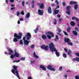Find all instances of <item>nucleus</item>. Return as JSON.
Instances as JSON below:
<instances>
[{
	"label": "nucleus",
	"instance_id": "1",
	"mask_svg": "<svg viewBox=\"0 0 79 79\" xmlns=\"http://www.w3.org/2000/svg\"><path fill=\"white\" fill-rule=\"evenodd\" d=\"M49 48L52 52H55V54L57 56H60V53L58 52V50H56L55 45L52 43H51L49 45Z\"/></svg>",
	"mask_w": 79,
	"mask_h": 79
},
{
	"label": "nucleus",
	"instance_id": "2",
	"mask_svg": "<svg viewBox=\"0 0 79 79\" xmlns=\"http://www.w3.org/2000/svg\"><path fill=\"white\" fill-rule=\"evenodd\" d=\"M19 35H18L17 34L15 33L14 35V38L13 40L14 42H18V39L19 40L21 39V36L23 35V34L21 33H20L19 34Z\"/></svg>",
	"mask_w": 79,
	"mask_h": 79
},
{
	"label": "nucleus",
	"instance_id": "3",
	"mask_svg": "<svg viewBox=\"0 0 79 79\" xmlns=\"http://www.w3.org/2000/svg\"><path fill=\"white\" fill-rule=\"evenodd\" d=\"M45 34L47 35L48 39H50L51 37H54V34L51 31H47L46 32Z\"/></svg>",
	"mask_w": 79,
	"mask_h": 79
},
{
	"label": "nucleus",
	"instance_id": "4",
	"mask_svg": "<svg viewBox=\"0 0 79 79\" xmlns=\"http://www.w3.org/2000/svg\"><path fill=\"white\" fill-rule=\"evenodd\" d=\"M74 5V9L75 10H76L77 9V8L78 7V4H77V2L76 1H71L70 2V5L72 4Z\"/></svg>",
	"mask_w": 79,
	"mask_h": 79
},
{
	"label": "nucleus",
	"instance_id": "5",
	"mask_svg": "<svg viewBox=\"0 0 79 79\" xmlns=\"http://www.w3.org/2000/svg\"><path fill=\"white\" fill-rule=\"evenodd\" d=\"M64 41L65 43H67L68 45H71V46L73 45V43L70 42L71 40H70V39H69V38H65L64 39Z\"/></svg>",
	"mask_w": 79,
	"mask_h": 79
},
{
	"label": "nucleus",
	"instance_id": "6",
	"mask_svg": "<svg viewBox=\"0 0 79 79\" xmlns=\"http://www.w3.org/2000/svg\"><path fill=\"white\" fill-rule=\"evenodd\" d=\"M13 68H14V69H12L11 72L13 74H14V75H16V74H15V73H16V72H18V70H17L18 66L14 65L13 66Z\"/></svg>",
	"mask_w": 79,
	"mask_h": 79
},
{
	"label": "nucleus",
	"instance_id": "7",
	"mask_svg": "<svg viewBox=\"0 0 79 79\" xmlns=\"http://www.w3.org/2000/svg\"><path fill=\"white\" fill-rule=\"evenodd\" d=\"M23 37H25V39L27 38V40H30V39H31V34L30 33H27L25 36Z\"/></svg>",
	"mask_w": 79,
	"mask_h": 79
},
{
	"label": "nucleus",
	"instance_id": "8",
	"mask_svg": "<svg viewBox=\"0 0 79 79\" xmlns=\"http://www.w3.org/2000/svg\"><path fill=\"white\" fill-rule=\"evenodd\" d=\"M41 48L42 49H44L46 51L48 50V46L47 45L45 46V45L44 44H43L41 46Z\"/></svg>",
	"mask_w": 79,
	"mask_h": 79
},
{
	"label": "nucleus",
	"instance_id": "9",
	"mask_svg": "<svg viewBox=\"0 0 79 79\" xmlns=\"http://www.w3.org/2000/svg\"><path fill=\"white\" fill-rule=\"evenodd\" d=\"M8 50L9 52L6 53L5 52V53L6 54V55H12V53L14 52L13 51L11 50V49L10 48H9Z\"/></svg>",
	"mask_w": 79,
	"mask_h": 79
},
{
	"label": "nucleus",
	"instance_id": "10",
	"mask_svg": "<svg viewBox=\"0 0 79 79\" xmlns=\"http://www.w3.org/2000/svg\"><path fill=\"white\" fill-rule=\"evenodd\" d=\"M44 11L43 10H40L39 9L38 10V13L39 15L40 16H43L44 15Z\"/></svg>",
	"mask_w": 79,
	"mask_h": 79
},
{
	"label": "nucleus",
	"instance_id": "11",
	"mask_svg": "<svg viewBox=\"0 0 79 79\" xmlns=\"http://www.w3.org/2000/svg\"><path fill=\"white\" fill-rule=\"evenodd\" d=\"M23 40H24V42L25 45H29V41H28L27 40H26L25 37H23Z\"/></svg>",
	"mask_w": 79,
	"mask_h": 79
},
{
	"label": "nucleus",
	"instance_id": "12",
	"mask_svg": "<svg viewBox=\"0 0 79 79\" xmlns=\"http://www.w3.org/2000/svg\"><path fill=\"white\" fill-rule=\"evenodd\" d=\"M47 69L50 70V71H55V69L54 68H52V66L50 65H49L47 67Z\"/></svg>",
	"mask_w": 79,
	"mask_h": 79
},
{
	"label": "nucleus",
	"instance_id": "13",
	"mask_svg": "<svg viewBox=\"0 0 79 79\" xmlns=\"http://www.w3.org/2000/svg\"><path fill=\"white\" fill-rule=\"evenodd\" d=\"M40 68H42V70H43V71H46V70H47L45 66H43L42 65H40Z\"/></svg>",
	"mask_w": 79,
	"mask_h": 79
},
{
	"label": "nucleus",
	"instance_id": "14",
	"mask_svg": "<svg viewBox=\"0 0 79 79\" xmlns=\"http://www.w3.org/2000/svg\"><path fill=\"white\" fill-rule=\"evenodd\" d=\"M48 13L49 14H51L52 13V8H51V6H49L48 9Z\"/></svg>",
	"mask_w": 79,
	"mask_h": 79
},
{
	"label": "nucleus",
	"instance_id": "15",
	"mask_svg": "<svg viewBox=\"0 0 79 79\" xmlns=\"http://www.w3.org/2000/svg\"><path fill=\"white\" fill-rule=\"evenodd\" d=\"M14 52H15V53H14V55H15V56L18 58V57H19V53L16 52V50H14Z\"/></svg>",
	"mask_w": 79,
	"mask_h": 79
},
{
	"label": "nucleus",
	"instance_id": "16",
	"mask_svg": "<svg viewBox=\"0 0 79 79\" xmlns=\"http://www.w3.org/2000/svg\"><path fill=\"white\" fill-rule=\"evenodd\" d=\"M55 3H56L57 5L56 7L55 8V10H56V9H58V8H60V6H59V2L57 0L55 1Z\"/></svg>",
	"mask_w": 79,
	"mask_h": 79
},
{
	"label": "nucleus",
	"instance_id": "17",
	"mask_svg": "<svg viewBox=\"0 0 79 79\" xmlns=\"http://www.w3.org/2000/svg\"><path fill=\"white\" fill-rule=\"evenodd\" d=\"M59 13V10H56L55 9L53 12V14L54 15H57Z\"/></svg>",
	"mask_w": 79,
	"mask_h": 79
},
{
	"label": "nucleus",
	"instance_id": "18",
	"mask_svg": "<svg viewBox=\"0 0 79 79\" xmlns=\"http://www.w3.org/2000/svg\"><path fill=\"white\" fill-rule=\"evenodd\" d=\"M73 61H77L79 62V57H77L76 58H74L73 60Z\"/></svg>",
	"mask_w": 79,
	"mask_h": 79
},
{
	"label": "nucleus",
	"instance_id": "19",
	"mask_svg": "<svg viewBox=\"0 0 79 79\" xmlns=\"http://www.w3.org/2000/svg\"><path fill=\"white\" fill-rule=\"evenodd\" d=\"M40 8L41 9H44V4L43 3L40 4Z\"/></svg>",
	"mask_w": 79,
	"mask_h": 79
},
{
	"label": "nucleus",
	"instance_id": "20",
	"mask_svg": "<svg viewBox=\"0 0 79 79\" xmlns=\"http://www.w3.org/2000/svg\"><path fill=\"white\" fill-rule=\"evenodd\" d=\"M42 37L43 39L44 40H46L47 39V36L45 35H43L42 36Z\"/></svg>",
	"mask_w": 79,
	"mask_h": 79
},
{
	"label": "nucleus",
	"instance_id": "21",
	"mask_svg": "<svg viewBox=\"0 0 79 79\" xmlns=\"http://www.w3.org/2000/svg\"><path fill=\"white\" fill-rule=\"evenodd\" d=\"M30 17V13L29 12L26 15V18H29Z\"/></svg>",
	"mask_w": 79,
	"mask_h": 79
},
{
	"label": "nucleus",
	"instance_id": "22",
	"mask_svg": "<svg viewBox=\"0 0 79 79\" xmlns=\"http://www.w3.org/2000/svg\"><path fill=\"white\" fill-rule=\"evenodd\" d=\"M35 1L33 0L32 1V8H34V6H35Z\"/></svg>",
	"mask_w": 79,
	"mask_h": 79
},
{
	"label": "nucleus",
	"instance_id": "23",
	"mask_svg": "<svg viewBox=\"0 0 79 79\" xmlns=\"http://www.w3.org/2000/svg\"><path fill=\"white\" fill-rule=\"evenodd\" d=\"M70 24L71 26H74L75 25V23L74 22L72 21L70 22Z\"/></svg>",
	"mask_w": 79,
	"mask_h": 79
},
{
	"label": "nucleus",
	"instance_id": "24",
	"mask_svg": "<svg viewBox=\"0 0 79 79\" xmlns=\"http://www.w3.org/2000/svg\"><path fill=\"white\" fill-rule=\"evenodd\" d=\"M33 55L34 56V57H35V58H39V56L35 54V52H34Z\"/></svg>",
	"mask_w": 79,
	"mask_h": 79
},
{
	"label": "nucleus",
	"instance_id": "25",
	"mask_svg": "<svg viewBox=\"0 0 79 79\" xmlns=\"http://www.w3.org/2000/svg\"><path fill=\"white\" fill-rule=\"evenodd\" d=\"M73 33L75 35H76L77 36V33L76 32V31H73Z\"/></svg>",
	"mask_w": 79,
	"mask_h": 79
},
{
	"label": "nucleus",
	"instance_id": "26",
	"mask_svg": "<svg viewBox=\"0 0 79 79\" xmlns=\"http://www.w3.org/2000/svg\"><path fill=\"white\" fill-rule=\"evenodd\" d=\"M63 56L64 58H67V55H66V54L65 53H63Z\"/></svg>",
	"mask_w": 79,
	"mask_h": 79
},
{
	"label": "nucleus",
	"instance_id": "27",
	"mask_svg": "<svg viewBox=\"0 0 79 79\" xmlns=\"http://www.w3.org/2000/svg\"><path fill=\"white\" fill-rule=\"evenodd\" d=\"M15 57V55L14 54L11 55V56H10V58L13 59Z\"/></svg>",
	"mask_w": 79,
	"mask_h": 79
},
{
	"label": "nucleus",
	"instance_id": "28",
	"mask_svg": "<svg viewBox=\"0 0 79 79\" xmlns=\"http://www.w3.org/2000/svg\"><path fill=\"white\" fill-rule=\"evenodd\" d=\"M71 53H72V51H71V50H69L68 51V54L69 55H71Z\"/></svg>",
	"mask_w": 79,
	"mask_h": 79
},
{
	"label": "nucleus",
	"instance_id": "29",
	"mask_svg": "<svg viewBox=\"0 0 79 79\" xmlns=\"http://www.w3.org/2000/svg\"><path fill=\"white\" fill-rule=\"evenodd\" d=\"M70 30H71V27H69L67 29V31L68 32H70Z\"/></svg>",
	"mask_w": 79,
	"mask_h": 79
},
{
	"label": "nucleus",
	"instance_id": "30",
	"mask_svg": "<svg viewBox=\"0 0 79 79\" xmlns=\"http://www.w3.org/2000/svg\"><path fill=\"white\" fill-rule=\"evenodd\" d=\"M56 38L55 39V41H56V40H57L56 39H57V40H58L59 39V38H58V36L57 35H56Z\"/></svg>",
	"mask_w": 79,
	"mask_h": 79
},
{
	"label": "nucleus",
	"instance_id": "31",
	"mask_svg": "<svg viewBox=\"0 0 79 79\" xmlns=\"http://www.w3.org/2000/svg\"><path fill=\"white\" fill-rule=\"evenodd\" d=\"M16 73V74H17V76L18 77V78H19V79H21V78H20L19 77V74L18 73V72H16V73Z\"/></svg>",
	"mask_w": 79,
	"mask_h": 79
},
{
	"label": "nucleus",
	"instance_id": "32",
	"mask_svg": "<svg viewBox=\"0 0 79 79\" xmlns=\"http://www.w3.org/2000/svg\"><path fill=\"white\" fill-rule=\"evenodd\" d=\"M39 31V29H38V27H37L36 29L34 30V32L35 33H37L38 32L37 31Z\"/></svg>",
	"mask_w": 79,
	"mask_h": 79
},
{
	"label": "nucleus",
	"instance_id": "33",
	"mask_svg": "<svg viewBox=\"0 0 79 79\" xmlns=\"http://www.w3.org/2000/svg\"><path fill=\"white\" fill-rule=\"evenodd\" d=\"M54 24L56 25V23H57V20H56V19H54Z\"/></svg>",
	"mask_w": 79,
	"mask_h": 79
},
{
	"label": "nucleus",
	"instance_id": "34",
	"mask_svg": "<svg viewBox=\"0 0 79 79\" xmlns=\"http://www.w3.org/2000/svg\"><path fill=\"white\" fill-rule=\"evenodd\" d=\"M20 44L21 45H23V41L22 40H20L19 41Z\"/></svg>",
	"mask_w": 79,
	"mask_h": 79
},
{
	"label": "nucleus",
	"instance_id": "35",
	"mask_svg": "<svg viewBox=\"0 0 79 79\" xmlns=\"http://www.w3.org/2000/svg\"><path fill=\"white\" fill-rule=\"evenodd\" d=\"M25 59H26V58L25 57H21L20 58V60H21V61H24V60H25Z\"/></svg>",
	"mask_w": 79,
	"mask_h": 79
},
{
	"label": "nucleus",
	"instance_id": "36",
	"mask_svg": "<svg viewBox=\"0 0 79 79\" xmlns=\"http://www.w3.org/2000/svg\"><path fill=\"white\" fill-rule=\"evenodd\" d=\"M66 13L68 15H71V13H70V12L69 11H67V12H66Z\"/></svg>",
	"mask_w": 79,
	"mask_h": 79
},
{
	"label": "nucleus",
	"instance_id": "37",
	"mask_svg": "<svg viewBox=\"0 0 79 79\" xmlns=\"http://www.w3.org/2000/svg\"><path fill=\"white\" fill-rule=\"evenodd\" d=\"M35 47V45H34V44H32L30 46V48H34Z\"/></svg>",
	"mask_w": 79,
	"mask_h": 79
},
{
	"label": "nucleus",
	"instance_id": "38",
	"mask_svg": "<svg viewBox=\"0 0 79 79\" xmlns=\"http://www.w3.org/2000/svg\"><path fill=\"white\" fill-rule=\"evenodd\" d=\"M75 18L77 23H79V19L77 18H76V17H75Z\"/></svg>",
	"mask_w": 79,
	"mask_h": 79
},
{
	"label": "nucleus",
	"instance_id": "39",
	"mask_svg": "<svg viewBox=\"0 0 79 79\" xmlns=\"http://www.w3.org/2000/svg\"><path fill=\"white\" fill-rule=\"evenodd\" d=\"M63 32L64 33V35H67L68 36V34H67V33L64 31H63Z\"/></svg>",
	"mask_w": 79,
	"mask_h": 79
},
{
	"label": "nucleus",
	"instance_id": "40",
	"mask_svg": "<svg viewBox=\"0 0 79 79\" xmlns=\"http://www.w3.org/2000/svg\"><path fill=\"white\" fill-rule=\"evenodd\" d=\"M75 79H79V77L78 76H76L75 77Z\"/></svg>",
	"mask_w": 79,
	"mask_h": 79
},
{
	"label": "nucleus",
	"instance_id": "41",
	"mask_svg": "<svg viewBox=\"0 0 79 79\" xmlns=\"http://www.w3.org/2000/svg\"><path fill=\"white\" fill-rule=\"evenodd\" d=\"M22 6H23V7L24 6V2H22Z\"/></svg>",
	"mask_w": 79,
	"mask_h": 79
},
{
	"label": "nucleus",
	"instance_id": "42",
	"mask_svg": "<svg viewBox=\"0 0 79 79\" xmlns=\"http://www.w3.org/2000/svg\"><path fill=\"white\" fill-rule=\"evenodd\" d=\"M76 31H77L78 32L79 31V29L77 27L75 28Z\"/></svg>",
	"mask_w": 79,
	"mask_h": 79
},
{
	"label": "nucleus",
	"instance_id": "43",
	"mask_svg": "<svg viewBox=\"0 0 79 79\" xmlns=\"http://www.w3.org/2000/svg\"><path fill=\"white\" fill-rule=\"evenodd\" d=\"M21 15H24V12H23V11H22L21 13Z\"/></svg>",
	"mask_w": 79,
	"mask_h": 79
},
{
	"label": "nucleus",
	"instance_id": "44",
	"mask_svg": "<svg viewBox=\"0 0 79 79\" xmlns=\"http://www.w3.org/2000/svg\"><path fill=\"white\" fill-rule=\"evenodd\" d=\"M67 10H69V9L70 8V6H68L67 7Z\"/></svg>",
	"mask_w": 79,
	"mask_h": 79
},
{
	"label": "nucleus",
	"instance_id": "45",
	"mask_svg": "<svg viewBox=\"0 0 79 79\" xmlns=\"http://www.w3.org/2000/svg\"><path fill=\"white\" fill-rule=\"evenodd\" d=\"M63 69V68H62V67L61 66L59 68V70L60 71H61L62 70V69Z\"/></svg>",
	"mask_w": 79,
	"mask_h": 79
},
{
	"label": "nucleus",
	"instance_id": "46",
	"mask_svg": "<svg viewBox=\"0 0 79 79\" xmlns=\"http://www.w3.org/2000/svg\"><path fill=\"white\" fill-rule=\"evenodd\" d=\"M35 63V60H34L33 61H31V64H32V63Z\"/></svg>",
	"mask_w": 79,
	"mask_h": 79
},
{
	"label": "nucleus",
	"instance_id": "47",
	"mask_svg": "<svg viewBox=\"0 0 79 79\" xmlns=\"http://www.w3.org/2000/svg\"><path fill=\"white\" fill-rule=\"evenodd\" d=\"M17 16H19V15L20 14H19V12H17Z\"/></svg>",
	"mask_w": 79,
	"mask_h": 79
},
{
	"label": "nucleus",
	"instance_id": "48",
	"mask_svg": "<svg viewBox=\"0 0 79 79\" xmlns=\"http://www.w3.org/2000/svg\"><path fill=\"white\" fill-rule=\"evenodd\" d=\"M64 51H65V52H66V53L68 52V51L67 50V49H66V48H64Z\"/></svg>",
	"mask_w": 79,
	"mask_h": 79
},
{
	"label": "nucleus",
	"instance_id": "49",
	"mask_svg": "<svg viewBox=\"0 0 79 79\" xmlns=\"http://www.w3.org/2000/svg\"><path fill=\"white\" fill-rule=\"evenodd\" d=\"M57 17H58V18H60V17H61V16H60V15H59V14H58V15H57Z\"/></svg>",
	"mask_w": 79,
	"mask_h": 79
},
{
	"label": "nucleus",
	"instance_id": "50",
	"mask_svg": "<svg viewBox=\"0 0 79 79\" xmlns=\"http://www.w3.org/2000/svg\"><path fill=\"white\" fill-rule=\"evenodd\" d=\"M55 6V4H52L51 5L52 6Z\"/></svg>",
	"mask_w": 79,
	"mask_h": 79
},
{
	"label": "nucleus",
	"instance_id": "51",
	"mask_svg": "<svg viewBox=\"0 0 79 79\" xmlns=\"http://www.w3.org/2000/svg\"><path fill=\"white\" fill-rule=\"evenodd\" d=\"M14 1H15V0H10V2L11 3H13Z\"/></svg>",
	"mask_w": 79,
	"mask_h": 79
},
{
	"label": "nucleus",
	"instance_id": "52",
	"mask_svg": "<svg viewBox=\"0 0 79 79\" xmlns=\"http://www.w3.org/2000/svg\"><path fill=\"white\" fill-rule=\"evenodd\" d=\"M75 55L78 56H79V53H76Z\"/></svg>",
	"mask_w": 79,
	"mask_h": 79
},
{
	"label": "nucleus",
	"instance_id": "53",
	"mask_svg": "<svg viewBox=\"0 0 79 79\" xmlns=\"http://www.w3.org/2000/svg\"><path fill=\"white\" fill-rule=\"evenodd\" d=\"M15 8L14 7H11L10 9L11 10H15Z\"/></svg>",
	"mask_w": 79,
	"mask_h": 79
},
{
	"label": "nucleus",
	"instance_id": "54",
	"mask_svg": "<svg viewBox=\"0 0 79 79\" xmlns=\"http://www.w3.org/2000/svg\"><path fill=\"white\" fill-rule=\"evenodd\" d=\"M28 79H32V77H28L27 78Z\"/></svg>",
	"mask_w": 79,
	"mask_h": 79
},
{
	"label": "nucleus",
	"instance_id": "55",
	"mask_svg": "<svg viewBox=\"0 0 79 79\" xmlns=\"http://www.w3.org/2000/svg\"><path fill=\"white\" fill-rule=\"evenodd\" d=\"M18 24H20V21H19V20L18 21Z\"/></svg>",
	"mask_w": 79,
	"mask_h": 79
},
{
	"label": "nucleus",
	"instance_id": "56",
	"mask_svg": "<svg viewBox=\"0 0 79 79\" xmlns=\"http://www.w3.org/2000/svg\"><path fill=\"white\" fill-rule=\"evenodd\" d=\"M6 4H8V0H6Z\"/></svg>",
	"mask_w": 79,
	"mask_h": 79
},
{
	"label": "nucleus",
	"instance_id": "57",
	"mask_svg": "<svg viewBox=\"0 0 79 79\" xmlns=\"http://www.w3.org/2000/svg\"><path fill=\"white\" fill-rule=\"evenodd\" d=\"M59 29V31H58V32H61V29H60L59 28H58Z\"/></svg>",
	"mask_w": 79,
	"mask_h": 79
},
{
	"label": "nucleus",
	"instance_id": "58",
	"mask_svg": "<svg viewBox=\"0 0 79 79\" xmlns=\"http://www.w3.org/2000/svg\"><path fill=\"white\" fill-rule=\"evenodd\" d=\"M23 18H21L19 20L20 21H23Z\"/></svg>",
	"mask_w": 79,
	"mask_h": 79
},
{
	"label": "nucleus",
	"instance_id": "59",
	"mask_svg": "<svg viewBox=\"0 0 79 79\" xmlns=\"http://www.w3.org/2000/svg\"><path fill=\"white\" fill-rule=\"evenodd\" d=\"M19 61H20V60H16V63H18V62H19Z\"/></svg>",
	"mask_w": 79,
	"mask_h": 79
},
{
	"label": "nucleus",
	"instance_id": "60",
	"mask_svg": "<svg viewBox=\"0 0 79 79\" xmlns=\"http://www.w3.org/2000/svg\"><path fill=\"white\" fill-rule=\"evenodd\" d=\"M64 77H65V78H66V79H67V77H68V76H67V75H65L64 76Z\"/></svg>",
	"mask_w": 79,
	"mask_h": 79
},
{
	"label": "nucleus",
	"instance_id": "61",
	"mask_svg": "<svg viewBox=\"0 0 79 79\" xmlns=\"http://www.w3.org/2000/svg\"><path fill=\"white\" fill-rule=\"evenodd\" d=\"M63 5L64 6H65V2H64L63 3Z\"/></svg>",
	"mask_w": 79,
	"mask_h": 79
},
{
	"label": "nucleus",
	"instance_id": "62",
	"mask_svg": "<svg viewBox=\"0 0 79 79\" xmlns=\"http://www.w3.org/2000/svg\"><path fill=\"white\" fill-rule=\"evenodd\" d=\"M59 35H60V36H61V37H63V35H62L61 34H59Z\"/></svg>",
	"mask_w": 79,
	"mask_h": 79
},
{
	"label": "nucleus",
	"instance_id": "63",
	"mask_svg": "<svg viewBox=\"0 0 79 79\" xmlns=\"http://www.w3.org/2000/svg\"><path fill=\"white\" fill-rule=\"evenodd\" d=\"M38 6H40V3H38Z\"/></svg>",
	"mask_w": 79,
	"mask_h": 79
},
{
	"label": "nucleus",
	"instance_id": "64",
	"mask_svg": "<svg viewBox=\"0 0 79 79\" xmlns=\"http://www.w3.org/2000/svg\"><path fill=\"white\" fill-rule=\"evenodd\" d=\"M61 20H62V19H59V21H61Z\"/></svg>",
	"mask_w": 79,
	"mask_h": 79
}]
</instances>
